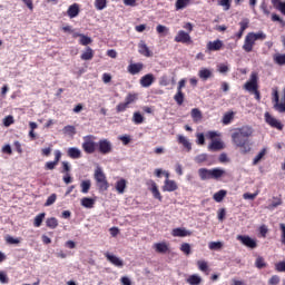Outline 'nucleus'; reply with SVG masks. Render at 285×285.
Listing matches in <instances>:
<instances>
[{"label": "nucleus", "instance_id": "338daca9", "mask_svg": "<svg viewBox=\"0 0 285 285\" xmlns=\"http://www.w3.org/2000/svg\"><path fill=\"white\" fill-rule=\"evenodd\" d=\"M57 164L55 161H47L45 165L46 170H55L57 168Z\"/></svg>", "mask_w": 285, "mask_h": 285}, {"label": "nucleus", "instance_id": "a211bd4d", "mask_svg": "<svg viewBox=\"0 0 285 285\" xmlns=\"http://www.w3.org/2000/svg\"><path fill=\"white\" fill-rule=\"evenodd\" d=\"M127 70L129 72V75H139V72H141V70H144V65H142V62L130 63L127 67Z\"/></svg>", "mask_w": 285, "mask_h": 285}, {"label": "nucleus", "instance_id": "5fc2aeb1", "mask_svg": "<svg viewBox=\"0 0 285 285\" xmlns=\"http://www.w3.org/2000/svg\"><path fill=\"white\" fill-rule=\"evenodd\" d=\"M128 104H126V102H120V104H118L117 105V107H116V111L117 112H126V110H128Z\"/></svg>", "mask_w": 285, "mask_h": 285}, {"label": "nucleus", "instance_id": "2eb2a0df", "mask_svg": "<svg viewBox=\"0 0 285 285\" xmlns=\"http://www.w3.org/2000/svg\"><path fill=\"white\" fill-rule=\"evenodd\" d=\"M105 257L114 266H117L118 268H124V261L121 258L110 254V253H105Z\"/></svg>", "mask_w": 285, "mask_h": 285}, {"label": "nucleus", "instance_id": "79ce46f5", "mask_svg": "<svg viewBox=\"0 0 285 285\" xmlns=\"http://www.w3.org/2000/svg\"><path fill=\"white\" fill-rule=\"evenodd\" d=\"M132 121L136 125L144 124V116L139 111H136L134 112Z\"/></svg>", "mask_w": 285, "mask_h": 285}, {"label": "nucleus", "instance_id": "e2e57ef3", "mask_svg": "<svg viewBox=\"0 0 285 285\" xmlns=\"http://www.w3.org/2000/svg\"><path fill=\"white\" fill-rule=\"evenodd\" d=\"M218 222H224L226 219V208H220L217 214Z\"/></svg>", "mask_w": 285, "mask_h": 285}, {"label": "nucleus", "instance_id": "bf43d9fd", "mask_svg": "<svg viewBox=\"0 0 285 285\" xmlns=\"http://www.w3.org/2000/svg\"><path fill=\"white\" fill-rule=\"evenodd\" d=\"M196 137V144H198V146H204V144H206V137L204 136V134H197Z\"/></svg>", "mask_w": 285, "mask_h": 285}, {"label": "nucleus", "instance_id": "09e8293b", "mask_svg": "<svg viewBox=\"0 0 285 285\" xmlns=\"http://www.w3.org/2000/svg\"><path fill=\"white\" fill-rule=\"evenodd\" d=\"M234 115H235V114H233V112H227V114H225L224 117H223V124H224L225 126H228V124H230V121H233Z\"/></svg>", "mask_w": 285, "mask_h": 285}, {"label": "nucleus", "instance_id": "864d4df0", "mask_svg": "<svg viewBox=\"0 0 285 285\" xmlns=\"http://www.w3.org/2000/svg\"><path fill=\"white\" fill-rule=\"evenodd\" d=\"M180 250L181 253H184L185 255H190V244L188 243H183L180 245Z\"/></svg>", "mask_w": 285, "mask_h": 285}, {"label": "nucleus", "instance_id": "f3484780", "mask_svg": "<svg viewBox=\"0 0 285 285\" xmlns=\"http://www.w3.org/2000/svg\"><path fill=\"white\" fill-rule=\"evenodd\" d=\"M177 141L178 144H180L181 146H184V148L187 150V153H190L193 150V144L190 142V140L188 138H186L183 135H178L177 136Z\"/></svg>", "mask_w": 285, "mask_h": 285}, {"label": "nucleus", "instance_id": "20e7f679", "mask_svg": "<svg viewBox=\"0 0 285 285\" xmlns=\"http://www.w3.org/2000/svg\"><path fill=\"white\" fill-rule=\"evenodd\" d=\"M81 148L86 155H95L97 153L98 142L95 141L96 137L92 135H87L83 138Z\"/></svg>", "mask_w": 285, "mask_h": 285}, {"label": "nucleus", "instance_id": "e433bc0d", "mask_svg": "<svg viewBox=\"0 0 285 285\" xmlns=\"http://www.w3.org/2000/svg\"><path fill=\"white\" fill-rule=\"evenodd\" d=\"M208 247H209V250H222V248H224V243H222V242H210Z\"/></svg>", "mask_w": 285, "mask_h": 285}, {"label": "nucleus", "instance_id": "ea45409f", "mask_svg": "<svg viewBox=\"0 0 285 285\" xmlns=\"http://www.w3.org/2000/svg\"><path fill=\"white\" fill-rule=\"evenodd\" d=\"M108 6V0H95L96 10H105Z\"/></svg>", "mask_w": 285, "mask_h": 285}, {"label": "nucleus", "instance_id": "4be33fe9", "mask_svg": "<svg viewBox=\"0 0 285 285\" xmlns=\"http://www.w3.org/2000/svg\"><path fill=\"white\" fill-rule=\"evenodd\" d=\"M173 237H190L191 233L189 230H186V228H174L171 230Z\"/></svg>", "mask_w": 285, "mask_h": 285}, {"label": "nucleus", "instance_id": "49530a36", "mask_svg": "<svg viewBox=\"0 0 285 285\" xmlns=\"http://www.w3.org/2000/svg\"><path fill=\"white\" fill-rule=\"evenodd\" d=\"M197 266L202 273H208V263L206 261H198Z\"/></svg>", "mask_w": 285, "mask_h": 285}, {"label": "nucleus", "instance_id": "7c9ffc66", "mask_svg": "<svg viewBox=\"0 0 285 285\" xmlns=\"http://www.w3.org/2000/svg\"><path fill=\"white\" fill-rule=\"evenodd\" d=\"M187 284L199 285L202 284V277H199L197 274H193L187 278Z\"/></svg>", "mask_w": 285, "mask_h": 285}, {"label": "nucleus", "instance_id": "423d86ee", "mask_svg": "<svg viewBox=\"0 0 285 285\" xmlns=\"http://www.w3.org/2000/svg\"><path fill=\"white\" fill-rule=\"evenodd\" d=\"M259 78L257 77V73H252L249 77V80L244 83L243 88L244 90H247V92H255L259 88Z\"/></svg>", "mask_w": 285, "mask_h": 285}, {"label": "nucleus", "instance_id": "0e129e2a", "mask_svg": "<svg viewBox=\"0 0 285 285\" xmlns=\"http://www.w3.org/2000/svg\"><path fill=\"white\" fill-rule=\"evenodd\" d=\"M0 282L2 284H8L10 278H8V274L6 272H0Z\"/></svg>", "mask_w": 285, "mask_h": 285}, {"label": "nucleus", "instance_id": "473e14b6", "mask_svg": "<svg viewBox=\"0 0 285 285\" xmlns=\"http://www.w3.org/2000/svg\"><path fill=\"white\" fill-rule=\"evenodd\" d=\"M191 119L197 124V121H202L203 115L202 110L194 108L191 109Z\"/></svg>", "mask_w": 285, "mask_h": 285}, {"label": "nucleus", "instance_id": "680f3d73", "mask_svg": "<svg viewBox=\"0 0 285 285\" xmlns=\"http://www.w3.org/2000/svg\"><path fill=\"white\" fill-rule=\"evenodd\" d=\"M281 278L278 275H273L269 279H268V285H277L279 284Z\"/></svg>", "mask_w": 285, "mask_h": 285}, {"label": "nucleus", "instance_id": "a18cd8bd", "mask_svg": "<svg viewBox=\"0 0 285 285\" xmlns=\"http://www.w3.org/2000/svg\"><path fill=\"white\" fill-rule=\"evenodd\" d=\"M137 100V94H128L125 98V104L130 106V104H135Z\"/></svg>", "mask_w": 285, "mask_h": 285}, {"label": "nucleus", "instance_id": "b1692460", "mask_svg": "<svg viewBox=\"0 0 285 285\" xmlns=\"http://www.w3.org/2000/svg\"><path fill=\"white\" fill-rule=\"evenodd\" d=\"M208 150L212 153H217V150H224V142L220 140H213L212 144L208 146Z\"/></svg>", "mask_w": 285, "mask_h": 285}, {"label": "nucleus", "instance_id": "f8f14e48", "mask_svg": "<svg viewBox=\"0 0 285 285\" xmlns=\"http://www.w3.org/2000/svg\"><path fill=\"white\" fill-rule=\"evenodd\" d=\"M154 81H155V75L147 73L140 78L139 83L141 88H150Z\"/></svg>", "mask_w": 285, "mask_h": 285}, {"label": "nucleus", "instance_id": "37998d69", "mask_svg": "<svg viewBox=\"0 0 285 285\" xmlns=\"http://www.w3.org/2000/svg\"><path fill=\"white\" fill-rule=\"evenodd\" d=\"M79 43L80 46H90V43H92V38L82 33V36L80 37Z\"/></svg>", "mask_w": 285, "mask_h": 285}, {"label": "nucleus", "instance_id": "3c124183", "mask_svg": "<svg viewBox=\"0 0 285 285\" xmlns=\"http://www.w3.org/2000/svg\"><path fill=\"white\" fill-rule=\"evenodd\" d=\"M65 135H75L77 132V129L75 126L68 125L63 127Z\"/></svg>", "mask_w": 285, "mask_h": 285}, {"label": "nucleus", "instance_id": "39448f33", "mask_svg": "<svg viewBox=\"0 0 285 285\" xmlns=\"http://www.w3.org/2000/svg\"><path fill=\"white\" fill-rule=\"evenodd\" d=\"M274 110L276 112H285V88L283 89V97L279 101V91L274 90L273 92Z\"/></svg>", "mask_w": 285, "mask_h": 285}, {"label": "nucleus", "instance_id": "9d476101", "mask_svg": "<svg viewBox=\"0 0 285 285\" xmlns=\"http://www.w3.org/2000/svg\"><path fill=\"white\" fill-rule=\"evenodd\" d=\"M255 39L252 35L247 33L244 40L243 50L245 52H253V48H255Z\"/></svg>", "mask_w": 285, "mask_h": 285}, {"label": "nucleus", "instance_id": "5701e85b", "mask_svg": "<svg viewBox=\"0 0 285 285\" xmlns=\"http://www.w3.org/2000/svg\"><path fill=\"white\" fill-rule=\"evenodd\" d=\"M94 57H95V50H92V48L90 47H87L85 52L81 53L80 59L82 61H91Z\"/></svg>", "mask_w": 285, "mask_h": 285}, {"label": "nucleus", "instance_id": "f257e3e1", "mask_svg": "<svg viewBox=\"0 0 285 285\" xmlns=\"http://www.w3.org/2000/svg\"><path fill=\"white\" fill-rule=\"evenodd\" d=\"M255 129L249 125L235 128L232 132V141L236 148H239L242 155H248L253 150L250 137H253Z\"/></svg>", "mask_w": 285, "mask_h": 285}, {"label": "nucleus", "instance_id": "c03bdc74", "mask_svg": "<svg viewBox=\"0 0 285 285\" xmlns=\"http://www.w3.org/2000/svg\"><path fill=\"white\" fill-rule=\"evenodd\" d=\"M274 61L278 66H285V55L277 53L276 56H274Z\"/></svg>", "mask_w": 285, "mask_h": 285}, {"label": "nucleus", "instance_id": "052dcab7", "mask_svg": "<svg viewBox=\"0 0 285 285\" xmlns=\"http://www.w3.org/2000/svg\"><path fill=\"white\" fill-rule=\"evenodd\" d=\"M279 228H281V244H283V246H285V225L284 223L279 224Z\"/></svg>", "mask_w": 285, "mask_h": 285}, {"label": "nucleus", "instance_id": "a878e982", "mask_svg": "<svg viewBox=\"0 0 285 285\" xmlns=\"http://www.w3.org/2000/svg\"><path fill=\"white\" fill-rule=\"evenodd\" d=\"M198 77L203 79V81H208V79L213 77V71H210V69L203 68L199 70Z\"/></svg>", "mask_w": 285, "mask_h": 285}, {"label": "nucleus", "instance_id": "393cba45", "mask_svg": "<svg viewBox=\"0 0 285 285\" xmlns=\"http://www.w3.org/2000/svg\"><path fill=\"white\" fill-rule=\"evenodd\" d=\"M150 190L155 199H158V202H161V199H164L161 193L159 191V188L157 187V183H155L154 180H151Z\"/></svg>", "mask_w": 285, "mask_h": 285}, {"label": "nucleus", "instance_id": "a19ab883", "mask_svg": "<svg viewBox=\"0 0 285 285\" xmlns=\"http://www.w3.org/2000/svg\"><path fill=\"white\" fill-rule=\"evenodd\" d=\"M255 266L256 268H266V261L264 259V257L262 256H257L256 261H255Z\"/></svg>", "mask_w": 285, "mask_h": 285}, {"label": "nucleus", "instance_id": "6e6552de", "mask_svg": "<svg viewBox=\"0 0 285 285\" xmlns=\"http://www.w3.org/2000/svg\"><path fill=\"white\" fill-rule=\"evenodd\" d=\"M265 122L271 126V128H276V130H284V125L277 118L273 117L271 112L266 111L265 115Z\"/></svg>", "mask_w": 285, "mask_h": 285}, {"label": "nucleus", "instance_id": "4c0bfd02", "mask_svg": "<svg viewBox=\"0 0 285 285\" xmlns=\"http://www.w3.org/2000/svg\"><path fill=\"white\" fill-rule=\"evenodd\" d=\"M190 6V0H177L176 10H184V8Z\"/></svg>", "mask_w": 285, "mask_h": 285}, {"label": "nucleus", "instance_id": "7ed1b4c3", "mask_svg": "<svg viewBox=\"0 0 285 285\" xmlns=\"http://www.w3.org/2000/svg\"><path fill=\"white\" fill-rule=\"evenodd\" d=\"M94 178L96 180V184L98 186V190L101 193H105L110 188V185L108 184V178H106V174L104 173V169L101 167H97L95 169Z\"/></svg>", "mask_w": 285, "mask_h": 285}, {"label": "nucleus", "instance_id": "58836bf2", "mask_svg": "<svg viewBox=\"0 0 285 285\" xmlns=\"http://www.w3.org/2000/svg\"><path fill=\"white\" fill-rule=\"evenodd\" d=\"M90 186H91L90 180H82L80 184L81 193H83V195L88 194L90 190Z\"/></svg>", "mask_w": 285, "mask_h": 285}, {"label": "nucleus", "instance_id": "ddd939ff", "mask_svg": "<svg viewBox=\"0 0 285 285\" xmlns=\"http://www.w3.org/2000/svg\"><path fill=\"white\" fill-rule=\"evenodd\" d=\"M222 48H224V42L219 39L209 41L207 43L208 52H217V51L222 50Z\"/></svg>", "mask_w": 285, "mask_h": 285}, {"label": "nucleus", "instance_id": "cd10ccee", "mask_svg": "<svg viewBox=\"0 0 285 285\" xmlns=\"http://www.w3.org/2000/svg\"><path fill=\"white\" fill-rule=\"evenodd\" d=\"M154 248H155V250H156V253H168V244H166V243H156L155 245H154Z\"/></svg>", "mask_w": 285, "mask_h": 285}, {"label": "nucleus", "instance_id": "c9c22d12", "mask_svg": "<svg viewBox=\"0 0 285 285\" xmlns=\"http://www.w3.org/2000/svg\"><path fill=\"white\" fill-rule=\"evenodd\" d=\"M249 36H252L253 39H255L256 41H264V39H266V33H264L263 31L259 32H248Z\"/></svg>", "mask_w": 285, "mask_h": 285}, {"label": "nucleus", "instance_id": "4d7b16f0", "mask_svg": "<svg viewBox=\"0 0 285 285\" xmlns=\"http://www.w3.org/2000/svg\"><path fill=\"white\" fill-rule=\"evenodd\" d=\"M206 159H208V155L200 154V155L196 156L195 161H196V164H204V161H206Z\"/></svg>", "mask_w": 285, "mask_h": 285}, {"label": "nucleus", "instance_id": "c756f323", "mask_svg": "<svg viewBox=\"0 0 285 285\" xmlns=\"http://www.w3.org/2000/svg\"><path fill=\"white\" fill-rule=\"evenodd\" d=\"M156 32L158 35H160L161 37H167V35H169V32H170V29L164 24H158L156 27Z\"/></svg>", "mask_w": 285, "mask_h": 285}, {"label": "nucleus", "instance_id": "bb28decb", "mask_svg": "<svg viewBox=\"0 0 285 285\" xmlns=\"http://www.w3.org/2000/svg\"><path fill=\"white\" fill-rule=\"evenodd\" d=\"M46 226H47V228L55 230V228H57V226H59V220L56 217L47 218Z\"/></svg>", "mask_w": 285, "mask_h": 285}, {"label": "nucleus", "instance_id": "13d9d810", "mask_svg": "<svg viewBox=\"0 0 285 285\" xmlns=\"http://www.w3.org/2000/svg\"><path fill=\"white\" fill-rule=\"evenodd\" d=\"M230 1L232 0H218V6H222L225 10H230Z\"/></svg>", "mask_w": 285, "mask_h": 285}, {"label": "nucleus", "instance_id": "1a4fd4ad", "mask_svg": "<svg viewBox=\"0 0 285 285\" xmlns=\"http://www.w3.org/2000/svg\"><path fill=\"white\" fill-rule=\"evenodd\" d=\"M174 41H176V43H193V39L190 38V33H188L184 30L178 31Z\"/></svg>", "mask_w": 285, "mask_h": 285}, {"label": "nucleus", "instance_id": "6ab92c4d", "mask_svg": "<svg viewBox=\"0 0 285 285\" xmlns=\"http://www.w3.org/2000/svg\"><path fill=\"white\" fill-rule=\"evenodd\" d=\"M79 12H81V9L79 8V3H73L69 6L67 10V14L70 19H75V17H79Z\"/></svg>", "mask_w": 285, "mask_h": 285}, {"label": "nucleus", "instance_id": "f03ea898", "mask_svg": "<svg viewBox=\"0 0 285 285\" xmlns=\"http://www.w3.org/2000/svg\"><path fill=\"white\" fill-rule=\"evenodd\" d=\"M198 175L202 181H207L208 179H222L224 175H226V170L222 168H199L198 169Z\"/></svg>", "mask_w": 285, "mask_h": 285}, {"label": "nucleus", "instance_id": "8fccbe9b", "mask_svg": "<svg viewBox=\"0 0 285 285\" xmlns=\"http://www.w3.org/2000/svg\"><path fill=\"white\" fill-rule=\"evenodd\" d=\"M12 124H14V117L7 116L3 118V126H6V128H10V126H12Z\"/></svg>", "mask_w": 285, "mask_h": 285}, {"label": "nucleus", "instance_id": "603ef678", "mask_svg": "<svg viewBox=\"0 0 285 285\" xmlns=\"http://www.w3.org/2000/svg\"><path fill=\"white\" fill-rule=\"evenodd\" d=\"M275 271H277V273H285V261L276 263Z\"/></svg>", "mask_w": 285, "mask_h": 285}, {"label": "nucleus", "instance_id": "412c9836", "mask_svg": "<svg viewBox=\"0 0 285 285\" xmlns=\"http://www.w3.org/2000/svg\"><path fill=\"white\" fill-rule=\"evenodd\" d=\"M67 157L70 159H81V149L77 147H70L67 149Z\"/></svg>", "mask_w": 285, "mask_h": 285}, {"label": "nucleus", "instance_id": "2f4dec72", "mask_svg": "<svg viewBox=\"0 0 285 285\" xmlns=\"http://www.w3.org/2000/svg\"><path fill=\"white\" fill-rule=\"evenodd\" d=\"M81 206H83V208H95V199L83 197L81 199Z\"/></svg>", "mask_w": 285, "mask_h": 285}, {"label": "nucleus", "instance_id": "f704fd0d", "mask_svg": "<svg viewBox=\"0 0 285 285\" xmlns=\"http://www.w3.org/2000/svg\"><path fill=\"white\" fill-rule=\"evenodd\" d=\"M184 91H177L176 95L174 96V101H176V104L178 106H183L184 105Z\"/></svg>", "mask_w": 285, "mask_h": 285}, {"label": "nucleus", "instance_id": "69168bd1", "mask_svg": "<svg viewBox=\"0 0 285 285\" xmlns=\"http://www.w3.org/2000/svg\"><path fill=\"white\" fill-rule=\"evenodd\" d=\"M6 242L7 244H21V240L19 238H14L12 236H7Z\"/></svg>", "mask_w": 285, "mask_h": 285}, {"label": "nucleus", "instance_id": "9b49d317", "mask_svg": "<svg viewBox=\"0 0 285 285\" xmlns=\"http://www.w3.org/2000/svg\"><path fill=\"white\" fill-rule=\"evenodd\" d=\"M238 242H242L244 246H247V248H257V240L250 238V236H237Z\"/></svg>", "mask_w": 285, "mask_h": 285}, {"label": "nucleus", "instance_id": "0eeeda50", "mask_svg": "<svg viewBox=\"0 0 285 285\" xmlns=\"http://www.w3.org/2000/svg\"><path fill=\"white\" fill-rule=\"evenodd\" d=\"M97 150L100 153V155H110V153H112V142L106 138H102L98 141Z\"/></svg>", "mask_w": 285, "mask_h": 285}, {"label": "nucleus", "instance_id": "6e6d98bb", "mask_svg": "<svg viewBox=\"0 0 285 285\" xmlns=\"http://www.w3.org/2000/svg\"><path fill=\"white\" fill-rule=\"evenodd\" d=\"M55 202H57V194H51L46 203H45V206H52V204H55Z\"/></svg>", "mask_w": 285, "mask_h": 285}, {"label": "nucleus", "instance_id": "c85d7f7f", "mask_svg": "<svg viewBox=\"0 0 285 285\" xmlns=\"http://www.w3.org/2000/svg\"><path fill=\"white\" fill-rule=\"evenodd\" d=\"M43 219H46V213L38 214L33 219V226L36 228L41 227V224H43Z\"/></svg>", "mask_w": 285, "mask_h": 285}, {"label": "nucleus", "instance_id": "72a5a7b5", "mask_svg": "<svg viewBox=\"0 0 285 285\" xmlns=\"http://www.w3.org/2000/svg\"><path fill=\"white\" fill-rule=\"evenodd\" d=\"M227 191L224 189H220L219 191L214 194V199L217 202V204L224 202V197H226Z\"/></svg>", "mask_w": 285, "mask_h": 285}, {"label": "nucleus", "instance_id": "4468645a", "mask_svg": "<svg viewBox=\"0 0 285 285\" xmlns=\"http://www.w3.org/2000/svg\"><path fill=\"white\" fill-rule=\"evenodd\" d=\"M138 52L142 57H153V51H150V48H148V45L144 40H140L138 43Z\"/></svg>", "mask_w": 285, "mask_h": 285}, {"label": "nucleus", "instance_id": "774afa93", "mask_svg": "<svg viewBox=\"0 0 285 285\" xmlns=\"http://www.w3.org/2000/svg\"><path fill=\"white\" fill-rule=\"evenodd\" d=\"M248 19H244L243 21L239 22L240 30L244 32L246 29H248Z\"/></svg>", "mask_w": 285, "mask_h": 285}, {"label": "nucleus", "instance_id": "aec40b11", "mask_svg": "<svg viewBox=\"0 0 285 285\" xmlns=\"http://www.w3.org/2000/svg\"><path fill=\"white\" fill-rule=\"evenodd\" d=\"M128 186V181L124 178H120L119 180L116 181V191L118 195H124L126 193V188Z\"/></svg>", "mask_w": 285, "mask_h": 285}, {"label": "nucleus", "instance_id": "dca6fc26", "mask_svg": "<svg viewBox=\"0 0 285 285\" xmlns=\"http://www.w3.org/2000/svg\"><path fill=\"white\" fill-rule=\"evenodd\" d=\"M177 188H178L177 183L171 179H166L165 185L163 186L164 193H175Z\"/></svg>", "mask_w": 285, "mask_h": 285}, {"label": "nucleus", "instance_id": "de8ad7c7", "mask_svg": "<svg viewBox=\"0 0 285 285\" xmlns=\"http://www.w3.org/2000/svg\"><path fill=\"white\" fill-rule=\"evenodd\" d=\"M266 155V149H263L253 160V166H257L262 159H264V156Z\"/></svg>", "mask_w": 285, "mask_h": 285}]
</instances>
